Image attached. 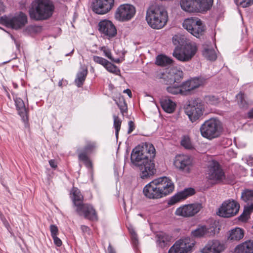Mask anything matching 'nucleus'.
<instances>
[{
    "instance_id": "f257e3e1",
    "label": "nucleus",
    "mask_w": 253,
    "mask_h": 253,
    "mask_svg": "<svg viewBox=\"0 0 253 253\" xmlns=\"http://www.w3.org/2000/svg\"><path fill=\"white\" fill-rule=\"evenodd\" d=\"M155 155V149L150 143H145L141 147L133 149L131 161L139 168L141 178L150 177L156 172L155 164L153 161Z\"/></svg>"
},
{
    "instance_id": "f03ea898",
    "label": "nucleus",
    "mask_w": 253,
    "mask_h": 253,
    "mask_svg": "<svg viewBox=\"0 0 253 253\" xmlns=\"http://www.w3.org/2000/svg\"><path fill=\"white\" fill-rule=\"evenodd\" d=\"M172 42L176 46L172 53L173 56L180 61H190L198 50L195 42L187 40L182 36H174Z\"/></svg>"
},
{
    "instance_id": "7ed1b4c3",
    "label": "nucleus",
    "mask_w": 253,
    "mask_h": 253,
    "mask_svg": "<svg viewBox=\"0 0 253 253\" xmlns=\"http://www.w3.org/2000/svg\"><path fill=\"white\" fill-rule=\"evenodd\" d=\"M55 6L52 0H34L29 10L32 19L44 20L52 16Z\"/></svg>"
},
{
    "instance_id": "20e7f679",
    "label": "nucleus",
    "mask_w": 253,
    "mask_h": 253,
    "mask_svg": "<svg viewBox=\"0 0 253 253\" xmlns=\"http://www.w3.org/2000/svg\"><path fill=\"white\" fill-rule=\"evenodd\" d=\"M146 20L148 25L152 28L162 29L168 22V12L162 7L152 6L147 10Z\"/></svg>"
},
{
    "instance_id": "39448f33",
    "label": "nucleus",
    "mask_w": 253,
    "mask_h": 253,
    "mask_svg": "<svg viewBox=\"0 0 253 253\" xmlns=\"http://www.w3.org/2000/svg\"><path fill=\"white\" fill-rule=\"evenodd\" d=\"M72 194L77 211L80 214L83 215L86 219L97 220V214L93 207L90 205L83 203L84 197L80 191L77 188L74 187L72 190Z\"/></svg>"
},
{
    "instance_id": "423d86ee",
    "label": "nucleus",
    "mask_w": 253,
    "mask_h": 253,
    "mask_svg": "<svg viewBox=\"0 0 253 253\" xmlns=\"http://www.w3.org/2000/svg\"><path fill=\"white\" fill-rule=\"evenodd\" d=\"M221 128V122L218 120L211 118L202 125L200 132L203 137L211 140L220 135Z\"/></svg>"
},
{
    "instance_id": "0eeeda50",
    "label": "nucleus",
    "mask_w": 253,
    "mask_h": 253,
    "mask_svg": "<svg viewBox=\"0 0 253 253\" xmlns=\"http://www.w3.org/2000/svg\"><path fill=\"white\" fill-rule=\"evenodd\" d=\"M183 27L196 38H200L205 33L206 28L202 21L197 17L185 19L182 23Z\"/></svg>"
},
{
    "instance_id": "6e6552de",
    "label": "nucleus",
    "mask_w": 253,
    "mask_h": 253,
    "mask_svg": "<svg viewBox=\"0 0 253 253\" xmlns=\"http://www.w3.org/2000/svg\"><path fill=\"white\" fill-rule=\"evenodd\" d=\"M206 174L207 178L215 183L222 182L225 178L223 169L218 163L215 161L209 163Z\"/></svg>"
},
{
    "instance_id": "1a4fd4ad",
    "label": "nucleus",
    "mask_w": 253,
    "mask_h": 253,
    "mask_svg": "<svg viewBox=\"0 0 253 253\" xmlns=\"http://www.w3.org/2000/svg\"><path fill=\"white\" fill-rule=\"evenodd\" d=\"M240 209L239 204L234 200H228L224 202L217 212L221 217L229 218L235 216Z\"/></svg>"
},
{
    "instance_id": "9d476101",
    "label": "nucleus",
    "mask_w": 253,
    "mask_h": 253,
    "mask_svg": "<svg viewBox=\"0 0 253 253\" xmlns=\"http://www.w3.org/2000/svg\"><path fill=\"white\" fill-rule=\"evenodd\" d=\"M135 7L129 4L120 5L115 13V18L120 22H126L131 20L135 15Z\"/></svg>"
},
{
    "instance_id": "9b49d317",
    "label": "nucleus",
    "mask_w": 253,
    "mask_h": 253,
    "mask_svg": "<svg viewBox=\"0 0 253 253\" xmlns=\"http://www.w3.org/2000/svg\"><path fill=\"white\" fill-rule=\"evenodd\" d=\"M195 245V242L186 238L176 241L169 249V253H190Z\"/></svg>"
},
{
    "instance_id": "f8f14e48",
    "label": "nucleus",
    "mask_w": 253,
    "mask_h": 253,
    "mask_svg": "<svg viewBox=\"0 0 253 253\" xmlns=\"http://www.w3.org/2000/svg\"><path fill=\"white\" fill-rule=\"evenodd\" d=\"M219 222H217L218 223ZM217 222H211L209 226H201L192 231V235L196 238L211 237L218 232L219 228H217Z\"/></svg>"
},
{
    "instance_id": "ddd939ff",
    "label": "nucleus",
    "mask_w": 253,
    "mask_h": 253,
    "mask_svg": "<svg viewBox=\"0 0 253 253\" xmlns=\"http://www.w3.org/2000/svg\"><path fill=\"white\" fill-rule=\"evenodd\" d=\"M201 209V204L184 205L178 208L175 211V214L184 217H190L199 212Z\"/></svg>"
},
{
    "instance_id": "4468645a",
    "label": "nucleus",
    "mask_w": 253,
    "mask_h": 253,
    "mask_svg": "<svg viewBox=\"0 0 253 253\" xmlns=\"http://www.w3.org/2000/svg\"><path fill=\"white\" fill-rule=\"evenodd\" d=\"M3 20L7 26L18 29L24 26L27 23V17L23 12H20L12 17H5Z\"/></svg>"
},
{
    "instance_id": "2eb2a0df",
    "label": "nucleus",
    "mask_w": 253,
    "mask_h": 253,
    "mask_svg": "<svg viewBox=\"0 0 253 253\" xmlns=\"http://www.w3.org/2000/svg\"><path fill=\"white\" fill-rule=\"evenodd\" d=\"M114 5V0H94L92 10L98 14H104L111 10Z\"/></svg>"
},
{
    "instance_id": "dca6fc26",
    "label": "nucleus",
    "mask_w": 253,
    "mask_h": 253,
    "mask_svg": "<svg viewBox=\"0 0 253 253\" xmlns=\"http://www.w3.org/2000/svg\"><path fill=\"white\" fill-rule=\"evenodd\" d=\"M143 192L144 196L150 199H158L163 197L156 179L145 185Z\"/></svg>"
},
{
    "instance_id": "f3484780",
    "label": "nucleus",
    "mask_w": 253,
    "mask_h": 253,
    "mask_svg": "<svg viewBox=\"0 0 253 253\" xmlns=\"http://www.w3.org/2000/svg\"><path fill=\"white\" fill-rule=\"evenodd\" d=\"M95 148L96 143L94 142L87 141L84 151L80 152L78 153L79 160L83 162L85 166L90 169L91 173H92L91 169L92 165L87 156V154L92 152Z\"/></svg>"
},
{
    "instance_id": "a211bd4d",
    "label": "nucleus",
    "mask_w": 253,
    "mask_h": 253,
    "mask_svg": "<svg viewBox=\"0 0 253 253\" xmlns=\"http://www.w3.org/2000/svg\"><path fill=\"white\" fill-rule=\"evenodd\" d=\"M164 83L166 84H180L183 78V72L176 68H172L167 74L162 75Z\"/></svg>"
},
{
    "instance_id": "6ab92c4d",
    "label": "nucleus",
    "mask_w": 253,
    "mask_h": 253,
    "mask_svg": "<svg viewBox=\"0 0 253 253\" xmlns=\"http://www.w3.org/2000/svg\"><path fill=\"white\" fill-rule=\"evenodd\" d=\"M156 179L163 197L169 195L174 190V183L169 178L164 176Z\"/></svg>"
},
{
    "instance_id": "aec40b11",
    "label": "nucleus",
    "mask_w": 253,
    "mask_h": 253,
    "mask_svg": "<svg viewBox=\"0 0 253 253\" xmlns=\"http://www.w3.org/2000/svg\"><path fill=\"white\" fill-rule=\"evenodd\" d=\"M99 31L100 33L110 39L114 37L117 34V29L113 23L107 20L100 21L98 24Z\"/></svg>"
},
{
    "instance_id": "412c9836",
    "label": "nucleus",
    "mask_w": 253,
    "mask_h": 253,
    "mask_svg": "<svg viewBox=\"0 0 253 253\" xmlns=\"http://www.w3.org/2000/svg\"><path fill=\"white\" fill-rule=\"evenodd\" d=\"M204 105L202 102L196 101L193 105H190L186 109V114L191 122L198 119L203 113Z\"/></svg>"
},
{
    "instance_id": "4be33fe9",
    "label": "nucleus",
    "mask_w": 253,
    "mask_h": 253,
    "mask_svg": "<svg viewBox=\"0 0 253 253\" xmlns=\"http://www.w3.org/2000/svg\"><path fill=\"white\" fill-rule=\"evenodd\" d=\"M192 164V160L188 155H179L174 161V165L177 168L187 172H189Z\"/></svg>"
},
{
    "instance_id": "5701e85b",
    "label": "nucleus",
    "mask_w": 253,
    "mask_h": 253,
    "mask_svg": "<svg viewBox=\"0 0 253 253\" xmlns=\"http://www.w3.org/2000/svg\"><path fill=\"white\" fill-rule=\"evenodd\" d=\"M224 250V245L218 240L209 241L202 249V253H220Z\"/></svg>"
},
{
    "instance_id": "b1692460",
    "label": "nucleus",
    "mask_w": 253,
    "mask_h": 253,
    "mask_svg": "<svg viewBox=\"0 0 253 253\" xmlns=\"http://www.w3.org/2000/svg\"><path fill=\"white\" fill-rule=\"evenodd\" d=\"M14 100L18 114L22 118L25 126H27L28 121V110L26 108L25 103L23 100L19 97H15Z\"/></svg>"
},
{
    "instance_id": "393cba45",
    "label": "nucleus",
    "mask_w": 253,
    "mask_h": 253,
    "mask_svg": "<svg viewBox=\"0 0 253 253\" xmlns=\"http://www.w3.org/2000/svg\"><path fill=\"white\" fill-rule=\"evenodd\" d=\"M194 194L193 188L186 189L183 191L179 192L172 196L168 201L169 205L172 206L187 198L189 196Z\"/></svg>"
},
{
    "instance_id": "a878e982",
    "label": "nucleus",
    "mask_w": 253,
    "mask_h": 253,
    "mask_svg": "<svg viewBox=\"0 0 253 253\" xmlns=\"http://www.w3.org/2000/svg\"><path fill=\"white\" fill-rule=\"evenodd\" d=\"M235 252L236 253H253V241H247L239 245Z\"/></svg>"
},
{
    "instance_id": "bb28decb",
    "label": "nucleus",
    "mask_w": 253,
    "mask_h": 253,
    "mask_svg": "<svg viewBox=\"0 0 253 253\" xmlns=\"http://www.w3.org/2000/svg\"><path fill=\"white\" fill-rule=\"evenodd\" d=\"M161 104L163 110L169 113H172L176 107L175 103L168 97L162 99Z\"/></svg>"
},
{
    "instance_id": "cd10ccee",
    "label": "nucleus",
    "mask_w": 253,
    "mask_h": 253,
    "mask_svg": "<svg viewBox=\"0 0 253 253\" xmlns=\"http://www.w3.org/2000/svg\"><path fill=\"white\" fill-rule=\"evenodd\" d=\"M203 54L205 58L211 61L215 60L217 57L215 50L211 44L203 45Z\"/></svg>"
},
{
    "instance_id": "c85d7f7f",
    "label": "nucleus",
    "mask_w": 253,
    "mask_h": 253,
    "mask_svg": "<svg viewBox=\"0 0 253 253\" xmlns=\"http://www.w3.org/2000/svg\"><path fill=\"white\" fill-rule=\"evenodd\" d=\"M197 8L198 12H202L209 10L211 6L212 0H193Z\"/></svg>"
},
{
    "instance_id": "c756f323",
    "label": "nucleus",
    "mask_w": 253,
    "mask_h": 253,
    "mask_svg": "<svg viewBox=\"0 0 253 253\" xmlns=\"http://www.w3.org/2000/svg\"><path fill=\"white\" fill-rule=\"evenodd\" d=\"M181 8L189 12H197V8L193 0H181L180 1Z\"/></svg>"
},
{
    "instance_id": "7c9ffc66",
    "label": "nucleus",
    "mask_w": 253,
    "mask_h": 253,
    "mask_svg": "<svg viewBox=\"0 0 253 253\" xmlns=\"http://www.w3.org/2000/svg\"><path fill=\"white\" fill-rule=\"evenodd\" d=\"M244 230L238 227L235 228L230 231L228 239L232 241H239L244 237Z\"/></svg>"
},
{
    "instance_id": "2f4dec72",
    "label": "nucleus",
    "mask_w": 253,
    "mask_h": 253,
    "mask_svg": "<svg viewBox=\"0 0 253 253\" xmlns=\"http://www.w3.org/2000/svg\"><path fill=\"white\" fill-rule=\"evenodd\" d=\"M87 73V69L84 68L82 69L77 73L75 82L78 87H81L83 85Z\"/></svg>"
},
{
    "instance_id": "473e14b6",
    "label": "nucleus",
    "mask_w": 253,
    "mask_h": 253,
    "mask_svg": "<svg viewBox=\"0 0 253 253\" xmlns=\"http://www.w3.org/2000/svg\"><path fill=\"white\" fill-rule=\"evenodd\" d=\"M157 243L159 247L164 248L167 246L169 241V237L165 233H159L157 236Z\"/></svg>"
},
{
    "instance_id": "72a5a7b5",
    "label": "nucleus",
    "mask_w": 253,
    "mask_h": 253,
    "mask_svg": "<svg viewBox=\"0 0 253 253\" xmlns=\"http://www.w3.org/2000/svg\"><path fill=\"white\" fill-rule=\"evenodd\" d=\"M172 59L164 55H159L156 58V63L161 66L170 65L172 63Z\"/></svg>"
},
{
    "instance_id": "f704fd0d",
    "label": "nucleus",
    "mask_w": 253,
    "mask_h": 253,
    "mask_svg": "<svg viewBox=\"0 0 253 253\" xmlns=\"http://www.w3.org/2000/svg\"><path fill=\"white\" fill-rule=\"evenodd\" d=\"M241 198L245 202L253 201V190L245 189L242 192Z\"/></svg>"
},
{
    "instance_id": "c9c22d12",
    "label": "nucleus",
    "mask_w": 253,
    "mask_h": 253,
    "mask_svg": "<svg viewBox=\"0 0 253 253\" xmlns=\"http://www.w3.org/2000/svg\"><path fill=\"white\" fill-rule=\"evenodd\" d=\"M166 89L168 92L172 94H181V90L180 89V84L175 83L174 84H169Z\"/></svg>"
},
{
    "instance_id": "e433bc0d",
    "label": "nucleus",
    "mask_w": 253,
    "mask_h": 253,
    "mask_svg": "<svg viewBox=\"0 0 253 253\" xmlns=\"http://www.w3.org/2000/svg\"><path fill=\"white\" fill-rule=\"evenodd\" d=\"M116 103L119 107L121 112L124 115L127 110V104L123 97H119L118 100H116Z\"/></svg>"
},
{
    "instance_id": "4c0bfd02",
    "label": "nucleus",
    "mask_w": 253,
    "mask_h": 253,
    "mask_svg": "<svg viewBox=\"0 0 253 253\" xmlns=\"http://www.w3.org/2000/svg\"><path fill=\"white\" fill-rule=\"evenodd\" d=\"M189 84L190 83L189 81H186L182 84H180L182 95H187L190 92L191 90H193L191 87V85H189Z\"/></svg>"
},
{
    "instance_id": "58836bf2",
    "label": "nucleus",
    "mask_w": 253,
    "mask_h": 253,
    "mask_svg": "<svg viewBox=\"0 0 253 253\" xmlns=\"http://www.w3.org/2000/svg\"><path fill=\"white\" fill-rule=\"evenodd\" d=\"M238 103L240 107L245 108L247 107V102L245 99V95L243 93H239L236 95Z\"/></svg>"
},
{
    "instance_id": "ea45409f",
    "label": "nucleus",
    "mask_w": 253,
    "mask_h": 253,
    "mask_svg": "<svg viewBox=\"0 0 253 253\" xmlns=\"http://www.w3.org/2000/svg\"><path fill=\"white\" fill-rule=\"evenodd\" d=\"M113 119H114V127L115 129V134L116 138H117L119 135V132L120 130L121 126L122 124L121 120L119 119V118L116 116L114 115H113Z\"/></svg>"
},
{
    "instance_id": "a19ab883",
    "label": "nucleus",
    "mask_w": 253,
    "mask_h": 253,
    "mask_svg": "<svg viewBox=\"0 0 253 253\" xmlns=\"http://www.w3.org/2000/svg\"><path fill=\"white\" fill-rule=\"evenodd\" d=\"M127 228L131 235V238L133 244L135 246H137L138 244V240L137 234L136 233L134 228L131 225H129L128 226H127Z\"/></svg>"
},
{
    "instance_id": "79ce46f5",
    "label": "nucleus",
    "mask_w": 253,
    "mask_h": 253,
    "mask_svg": "<svg viewBox=\"0 0 253 253\" xmlns=\"http://www.w3.org/2000/svg\"><path fill=\"white\" fill-rule=\"evenodd\" d=\"M181 145L187 149H192L193 148V146L191 142L190 139L189 137L184 136L181 141Z\"/></svg>"
},
{
    "instance_id": "37998d69",
    "label": "nucleus",
    "mask_w": 253,
    "mask_h": 253,
    "mask_svg": "<svg viewBox=\"0 0 253 253\" xmlns=\"http://www.w3.org/2000/svg\"><path fill=\"white\" fill-rule=\"evenodd\" d=\"M236 4L243 8L248 7L253 4V0H234Z\"/></svg>"
},
{
    "instance_id": "c03bdc74",
    "label": "nucleus",
    "mask_w": 253,
    "mask_h": 253,
    "mask_svg": "<svg viewBox=\"0 0 253 253\" xmlns=\"http://www.w3.org/2000/svg\"><path fill=\"white\" fill-rule=\"evenodd\" d=\"M188 81L189 85H191L193 90L199 87L203 84V81L198 78H193Z\"/></svg>"
},
{
    "instance_id": "a18cd8bd",
    "label": "nucleus",
    "mask_w": 253,
    "mask_h": 253,
    "mask_svg": "<svg viewBox=\"0 0 253 253\" xmlns=\"http://www.w3.org/2000/svg\"><path fill=\"white\" fill-rule=\"evenodd\" d=\"M107 63L105 64L104 67L108 71L111 73H115L116 74H117L118 72H119V69L116 66L111 63L108 61H107Z\"/></svg>"
},
{
    "instance_id": "49530a36",
    "label": "nucleus",
    "mask_w": 253,
    "mask_h": 253,
    "mask_svg": "<svg viewBox=\"0 0 253 253\" xmlns=\"http://www.w3.org/2000/svg\"><path fill=\"white\" fill-rule=\"evenodd\" d=\"M206 102L209 104L216 105L218 102V99L214 96H207L205 98Z\"/></svg>"
},
{
    "instance_id": "de8ad7c7",
    "label": "nucleus",
    "mask_w": 253,
    "mask_h": 253,
    "mask_svg": "<svg viewBox=\"0 0 253 253\" xmlns=\"http://www.w3.org/2000/svg\"><path fill=\"white\" fill-rule=\"evenodd\" d=\"M100 50L103 51L104 55L106 57H107L108 58H109V59H110L112 61H115L116 62H118V61L114 60V59L113 58V57L112 56V53H111V50L110 49H109L108 48H107L105 46H103L100 48Z\"/></svg>"
},
{
    "instance_id": "09e8293b",
    "label": "nucleus",
    "mask_w": 253,
    "mask_h": 253,
    "mask_svg": "<svg viewBox=\"0 0 253 253\" xmlns=\"http://www.w3.org/2000/svg\"><path fill=\"white\" fill-rule=\"evenodd\" d=\"M250 214L251 213L244 209L243 213L239 217V220L240 221H246L250 217Z\"/></svg>"
},
{
    "instance_id": "8fccbe9b",
    "label": "nucleus",
    "mask_w": 253,
    "mask_h": 253,
    "mask_svg": "<svg viewBox=\"0 0 253 253\" xmlns=\"http://www.w3.org/2000/svg\"><path fill=\"white\" fill-rule=\"evenodd\" d=\"M93 60L95 63L99 64L103 67L105 66V64L107 63V62L108 61L105 59L98 56H93Z\"/></svg>"
},
{
    "instance_id": "3c124183",
    "label": "nucleus",
    "mask_w": 253,
    "mask_h": 253,
    "mask_svg": "<svg viewBox=\"0 0 253 253\" xmlns=\"http://www.w3.org/2000/svg\"><path fill=\"white\" fill-rule=\"evenodd\" d=\"M50 231L52 237L57 236L58 234V229L57 227L54 225H51L50 226Z\"/></svg>"
},
{
    "instance_id": "603ef678",
    "label": "nucleus",
    "mask_w": 253,
    "mask_h": 253,
    "mask_svg": "<svg viewBox=\"0 0 253 253\" xmlns=\"http://www.w3.org/2000/svg\"><path fill=\"white\" fill-rule=\"evenodd\" d=\"M53 240L54 244L57 247L61 246L62 244V241L57 236L52 237Z\"/></svg>"
},
{
    "instance_id": "864d4df0",
    "label": "nucleus",
    "mask_w": 253,
    "mask_h": 253,
    "mask_svg": "<svg viewBox=\"0 0 253 253\" xmlns=\"http://www.w3.org/2000/svg\"><path fill=\"white\" fill-rule=\"evenodd\" d=\"M135 128L134 123L132 121H130L128 122V130L127 131L128 134H130Z\"/></svg>"
},
{
    "instance_id": "5fc2aeb1",
    "label": "nucleus",
    "mask_w": 253,
    "mask_h": 253,
    "mask_svg": "<svg viewBox=\"0 0 253 253\" xmlns=\"http://www.w3.org/2000/svg\"><path fill=\"white\" fill-rule=\"evenodd\" d=\"M244 209L251 213L253 211V203H251L250 205L245 206Z\"/></svg>"
},
{
    "instance_id": "6e6d98bb",
    "label": "nucleus",
    "mask_w": 253,
    "mask_h": 253,
    "mask_svg": "<svg viewBox=\"0 0 253 253\" xmlns=\"http://www.w3.org/2000/svg\"><path fill=\"white\" fill-rule=\"evenodd\" d=\"M49 164L50 166L53 169H56L57 167V163L54 160H50L49 161Z\"/></svg>"
},
{
    "instance_id": "4d7b16f0",
    "label": "nucleus",
    "mask_w": 253,
    "mask_h": 253,
    "mask_svg": "<svg viewBox=\"0 0 253 253\" xmlns=\"http://www.w3.org/2000/svg\"><path fill=\"white\" fill-rule=\"evenodd\" d=\"M81 229L83 232L86 233L87 234H89L90 230H89V228L87 226H86L84 225H82L81 226Z\"/></svg>"
},
{
    "instance_id": "13d9d810",
    "label": "nucleus",
    "mask_w": 253,
    "mask_h": 253,
    "mask_svg": "<svg viewBox=\"0 0 253 253\" xmlns=\"http://www.w3.org/2000/svg\"><path fill=\"white\" fill-rule=\"evenodd\" d=\"M124 93H126L129 97H131L132 96V93L131 91L129 89H126L123 91Z\"/></svg>"
},
{
    "instance_id": "bf43d9fd",
    "label": "nucleus",
    "mask_w": 253,
    "mask_h": 253,
    "mask_svg": "<svg viewBox=\"0 0 253 253\" xmlns=\"http://www.w3.org/2000/svg\"><path fill=\"white\" fill-rule=\"evenodd\" d=\"M108 253H116L115 250L113 248V247L110 244L108 248Z\"/></svg>"
},
{
    "instance_id": "052dcab7",
    "label": "nucleus",
    "mask_w": 253,
    "mask_h": 253,
    "mask_svg": "<svg viewBox=\"0 0 253 253\" xmlns=\"http://www.w3.org/2000/svg\"><path fill=\"white\" fill-rule=\"evenodd\" d=\"M248 115L250 118H253V109L248 113Z\"/></svg>"
},
{
    "instance_id": "680f3d73",
    "label": "nucleus",
    "mask_w": 253,
    "mask_h": 253,
    "mask_svg": "<svg viewBox=\"0 0 253 253\" xmlns=\"http://www.w3.org/2000/svg\"><path fill=\"white\" fill-rule=\"evenodd\" d=\"M74 49H73L72 50V51H71V52H70V53H69L66 54V55H66V56H68V55H71V54H73V53L74 52Z\"/></svg>"
},
{
    "instance_id": "e2e57ef3",
    "label": "nucleus",
    "mask_w": 253,
    "mask_h": 253,
    "mask_svg": "<svg viewBox=\"0 0 253 253\" xmlns=\"http://www.w3.org/2000/svg\"><path fill=\"white\" fill-rule=\"evenodd\" d=\"M58 84L59 86H61L62 85V82H59V83H58Z\"/></svg>"
},
{
    "instance_id": "0e129e2a",
    "label": "nucleus",
    "mask_w": 253,
    "mask_h": 253,
    "mask_svg": "<svg viewBox=\"0 0 253 253\" xmlns=\"http://www.w3.org/2000/svg\"><path fill=\"white\" fill-rule=\"evenodd\" d=\"M138 216H142V214H138Z\"/></svg>"
}]
</instances>
